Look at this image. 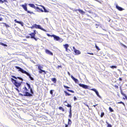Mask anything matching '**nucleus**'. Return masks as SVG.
Masks as SVG:
<instances>
[{"label": "nucleus", "mask_w": 127, "mask_h": 127, "mask_svg": "<svg viewBox=\"0 0 127 127\" xmlns=\"http://www.w3.org/2000/svg\"><path fill=\"white\" fill-rule=\"evenodd\" d=\"M67 73H68V74L70 76V73L69 72H67Z\"/></svg>", "instance_id": "nucleus-51"}, {"label": "nucleus", "mask_w": 127, "mask_h": 127, "mask_svg": "<svg viewBox=\"0 0 127 127\" xmlns=\"http://www.w3.org/2000/svg\"><path fill=\"white\" fill-rule=\"evenodd\" d=\"M64 88H69V87L65 86H64Z\"/></svg>", "instance_id": "nucleus-42"}, {"label": "nucleus", "mask_w": 127, "mask_h": 127, "mask_svg": "<svg viewBox=\"0 0 127 127\" xmlns=\"http://www.w3.org/2000/svg\"><path fill=\"white\" fill-rule=\"evenodd\" d=\"M27 4L25 3L24 4H22L20 6H22L25 11H27Z\"/></svg>", "instance_id": "nucleus-7"}, {"label": "nucleus", "mask_w": 127, "mask_h": 127, "mask_svg": "<svg viewBox=\"0 0 127 127\" xmlns=\"http://www.w3.org/2000/svg\"><path fill=\"white\" fill-rule=\"evenodd\" d=\"M78 10L79 11V12L81 13V14H83L84 13V12L82 10L78 9Z\"/></svg>", "instance_id": "nucleus-25"}, {"label": "nucleus", "mask_w": 127, "mask_h": 127, "mask_svg": "<svg viewBox=\"0 0 127 127\" xmlns=\"http://www.w3.org/2000/svg\"><path fill=\"white\" fill-rule=\"evenodd\" d=\"M63 108L62 107H59V109H60V110H62V109Z\"/></svg>", "instance_id": "nucleus-43"}, {"label": "nucleus", "mask_w": 127, "mask_h": 127, "mask_svg": "<svg viewBox=\"0 0 127 127\" xmlns=\"http://www.w3.org/2000/svg\"><path fill=\"white\" fill-rule=\"evenodd\" d=\"M33 80V78L32 77V80Z\"/></svg>", "instance_id": "nucleus-63"}, {"label": "nucleus", "mask_w": 127, "mask_h": 127, "mask_svg": "<svg viewBox=\"0 0 127 127\" xmlns=\"http://www.w3.org/2000/svg\"><path fill=\"white\" fill-rule=\"evenodd\" d=\"M22 91L24 93V95L25 96H30L31 95V94L27 92L28 90L26 87H25L24 88H23V89Z\"/></svg>", "instance_id": "nucleus-2"}, {"label": "nucleus", "mask_w": 127, "mask_h": 127, "mask_svg": "<svg viewBox=\"0 0 127 127\" xmlns=\"http://www.w3.org/2000/svg\"><path fill=\"white\" fill-rule=\"evenodd\" d=\"M65 105L66 106H67L68 107H70V108H71V106L70 104H68H68H67H67H65Z\"/></svg>", "instance_id": "nucleus-27"}, {"label": "nucleus", "mask_w": 127, "mask_h": 127, "mask_svg": "<svg viewBox=\"0 0 127 127\" xmlns=\"http://www.w3.org/2000/svg\"><path fill=\"white\" fill-rule=\"evenodd\" d=\"M32 94H33V92L32 91Z\"/></svg>", "instance_id": "nucleus-64"}, {"label": "nucleus", "mask_w": 127, "mask_h": 127, "mask_svg": "<svg viewBox=\"0 0 127 127\" xmlns=\"http://www.w3.org/2000/svg\"><path fill=\"white\" fill-rule=\"evenodd\" d=\"M62 110L63 111H64V109L63 108L62 109Z\"/></svg>", "instance_id": "nucleus-58"}, {"label": "nucleus", "mask_w": 127, "mask_h": 127, "mask_svg": "<svg viewBox=\"0 0 127 127\" xmlns=\"http://www.w3.org/2000/svg\"><path fill=\"white\" fill-rule=\"evenodd\" d=\"M28 114L30 115L31 116H32V113H31V112H28Z\"/></svg>", "instance_id": "nucleus-39"}, {"label": "nucleus", "mask_w": 127, "mask_h": 127, "mask_svg": "<svg viewBox=\"0 0 127 127\" xmlns=\"http://www.w3.org/2000/svg\"><path fill=\"white\" fill-rule=\"evenodd\" d=\"M11 79L12 82L13 83V84L15 83V82H16L17 81V80L14 79L13 78H11Z\"/></svg>", "instance_id": "nucleus-26"}, {"label": "nucleus", "mask_w": 127, "mask_h": 127, "mask_svg": "<svg viewBox=\"0 0 127 127\" xmlns=\"http://www.w3.org/2000/svg\"><path fill=\"white\" fill-rule=\"evenodd\" d=\"M32 8H34L35 9H38L40 10L41 12H43V10L42 9H39V8L38 7H35L34 5L32 4Z\"/></svg>", "instance_id": "nucleus-10"}, {"label": "nucleus", "mask_w": 127, "mask_h": 127, "mask_svg": "<svg viewBox=\"0 0 127 127\" xmlns=\"http://www.w3.org/2000/svg\"><path fill=\"white\" fill-rule=\"evenodd\" d=\"M4 0V1H5V2H7V0Z\"/></svg>", "instance_id": "nucleus-57"}, {"label": "nucleus", "mask_w": 127, "mask_h": 127, "mask_svg": "<svg viewBox=\"0 0 127 127\" xmlns=\"http://www.w3.org/2000/svg\"><path fill=\"white\" fill-rule=\"evenodd\" d=\"M121 94L123 95H124L126 98L127 99V96L126 95L124 94L123 93L121 92Z\"/></svg>", "instance_id": "nucleus-37"}, {"label": "nucleus", "mask_w": 127, "mask_h": 127, "mask_svg": "<svg viewBox=\"0 0 127 127\" xmlns=\"http://www.w3.org/2000/svg\"><path fill=\"white\" fill-rule=\"evenodd\" d=\"M16 90L18 92H19V90L18 89H17V88H15Z\"/></svg>", "instance_id": "nucleus-40"}, {"label": "nucleus", "mask_w": 127, "mask_h": 127, "mask_svg": "<svg viewBox=\"0 0 127 127\" xmlns=\"http://www.w3.org/2000/svg\"><path fill=\"white\" fill-rule=\"evenodd\" d=\"M88 54H90V55H93L94 54L93 53H88Z\"/></svg>", "instance_id": "nucleus-46"}, {"label": "nucleus", "mask_w": 127, "mask_h": 127, "mask_svg": "<svg viewBox=\"0 0 127 127\" xmlns=\"http://www.w3.org/2000/svg\"><path fill=\"white\" fill-rule=\"evenodd\" d=\"M14 21L15 22H16L17 23H18L20 24H21V25L22 26H23V25L24 23L23 22H22L21 21H17L16 19H15L14 20Z\"/></svg>", "instance_id": "nucleus-12"}, {"label": "nucleus", "mask_w": 127, "mask_h": 127, "mask_svg": "<svg viewBox=\"0 0 127 127\" xmlns=\"http://www.w3.org/2000/svg\"><path fill=\"white\" fill-rule=\"evenodd\" d=\"M47 35L49 36L53 37V36H52V35H50L48 33H47Z\"/></svg>", "instance_id": "nucleus-38"}, {"label": "nucleus", "mask_w": 127, "mask_h": 127, "mask_svg": "<svg viewBox=\"0 0 127 127\" xmlns=\"http://www.w3.org/2000/svg\"><path fill=\"white\" fill-rule=\"evenodd\" d=\"M38 69L39 70H42V69L43 68V67L40 65H38Z\"/></svg>", "instance_id": "nucleus-22"}, {"label": "nucleus", "mask_w": 127, "mask_h": 127, "mask_svg": "<svg viewBox=\"0 0 127 127\" xmlns=\"http://www.w3.org/2000/svg\"><path fill=\"white\" fill-rule=\"evenodd\" d=\"M29 5L31 7H32V4H29Z\"/></svg>", "instance_id": "nucleus-48"}, {"label": "nucleus", "mask_w": 127, "mask_h": 127, "mask_svg": "<svg viewBox=\"0 0 127 127\" xmlns=\"http://www.w3.org/2000/svg\"><path fill=\"white\" fill-rule=\"evenodd\" d=\"M22 81L21 82H18L16 81L13 84L16 87L18 88L21 86Z\"/></svg>", "instance_id": "nucleus-4"}, {"label": "nucleus", "mask_w": 127, "mask_h": 127, "mask_svg": "<svg viewBox=\"0 0 127 127\" xmlns=\"http://www.w3.org/2000/svg\"><path fill=\"white\" fill-rule=\"evenodd\" d=\"M41 6L43 7L45 12H49V11L47 10H46L44 6Z\"/></svg>", "instance_id": "nucleus-21"}, {"label": "nucleus", "mask_w": 127, "mask_h": 127, "mask_svg": "<svg viewBox=\"0 0 127 127\" xmlns=\"http://www.w3.org/2000/svg\"><path fill=\"white\" fill-rule=\"evenodd\" d=\"M72 122L71 120L69 119H68V125H70L71 124Z\"/></svg>", "instance_id": "nucleus-24"}, {"label": "nucleus", "mask_w": 127, "mask_h": 127, "mask_svg": "<svg viewBox=\"0 0 127 127\" xmlns=\"http://www.w3.org/2000/svg\"><path fill=\"white\" fill-rule=\"evenodd\" d=\"M63 46H64V47L65 48L66 51H67V48L69 46V45L67 44H66L65 45H63Z\"/></svg>", "instance_id": "nucleus-18"}, {"label": "nucleus", "mask_w": 127, "mask_h": 127, "mask_svg": "<svg viewBox=\"0 0 127 127\" xmlns=\"http://www.w3.org/2000/svg\"><path fill=\"white\" fill-rule=\"evenodd\" d=\"M110 67L112 68H117V66H114V65H112V66H110Z\"/></svg>", "instance_id": "nucleus-29"}, {"label": "nucleus", "mask_w": 127, "mask_h": 127, "mask_svg": "<svg viewBox=\"0 0 127 127\" xmlns=\"http://www.w3.org/2000/svg\"><path fill=\"white\" fill-rule=\"evenodd\" d=\"M27 11V12L28 13H31V14L32 12H31L30 11Z\"/></svg>", "instance_id": "nucleus-44"}, {"label": "nucleus", "mask_w": 127, "mask_h": 127, "mask_svg": "<svg viewBox=\"0 0 127 127\" xmlns=\"http://www.w3.org/2000/svg\"><path fill=\"white\" fill-rule=\"evenodd\" d=\"M68 127V125H66L65 127Z\"/></svg>", "instance_id": "nucleus-53"}, {"label": "nucleus", "mask_w": 127, "mask_h": 127, "mask_svg": "<svg viewBox=\"0 0 127 127\" xmlns=\"http://www.w3.org/2000/svg\"><path fill=\"white\" fill-rule=\"evenodd\" d=\"M74 51L75 52V53L76 54H77V55L79 54H81L80 52L78 50H74Z\"/></svg>", "instance_id": "nucleus-16"}, {"label": "nucleus", "mask_w": 127, "mask_h": 127, "mask_svg": "<svg viewBox=\"0 0 127 127\" xmlns=\"http://www.w3.org/2000/svg\"><path fill=\"white\" fill-rule=\"evenodd\" d=\"M70 92H72V93H74V91H73L72 90H70Z\"/></svg>", "instance_id": "nucleus-49"}, {"label": "nucleus", "mask_w": 127, "mask_h": 127, "mask_svg": "<svg viewBox=\"0 0 127 127\" xmlns=\"http://www.w3.org/2000/svg\"><path fill=\"white\" fill-rule=\"evenodd\" d=\"M46 53L49 55H51L52 56L53 55V53H52L50 51L48 50H45Z\"/></svg>", "instance_id": "nucleus-11"}, {"label": "nucleus", "mask_w": 127, "mask_h": 127, "mask_svg": "<svg viewBox=\"0 0 127 127\" xmlns=\"http://www.w3.org/2000/svg\"><path fill=\"white\" fill-rule=\"evenodd\" d=\"M123 46H124L125 47H126V46L125 45L123 44Z\"/></svg>", "instance_id": "nucleus-60"}, {"label": "nucleus", "mask_w": 127, "mask_h": 127, "mask_svg": "<svg viewBox=\"0 0 127 127\" xmlns=\"http://www.w3.org/2000/svg\"><path fill=\"white\" fill-rule=\"evenodd\" d=\"M26 84L28 86V89H29L30 88V90L31 91V93H32V89L31 88H30V84H29L28 83H26Z\"/></svg>", "instance_id": "nucleus-19"}, {"label": "nucleus", "mask_w": 127, "mask_h": 127, "mask_svg": "<svg viewBox=\"0 0 127 127\" xmlns=\"http://www.w3.org/2000/svg\"><path fill=\"white\" fill-rule=\"evenodd\" d=\"M2 18H0V21H2Z\"/></svg>", "instance_id": "nucleus-56"}, {"label": "nucleus", "mask_w": 127, "mask_h": 127, "mask_svg": "<svg viewBox=\"0 0 127 127\" xmlns=\"http://www.w3.org/2000/svg\"><path fill=\"white\" fill-rule=\"evenodd\" d=\"M118 70L119 71H120V69H118Z\"/></svg>", "instance_id": "nucleus-62"}, {"label": "nucleus", "mask_w": 127, "mask_h": 127, "mask_svg": "<svg viewBox=\"0 0 127 127\" xmlns=\"http://www.w3.org/2000/svg\"><path fill=\"white\" fill-rule=\"evenodd\" d=\"M64 93H65L66 95H71L67 93L66 91H64Z\"/></svg>", "instance_id": "nucleus-32"}, {"label": "nucleus", "mask_w": 127, "mask_h": 127, "mask_svg": "<svg viewBox=\"0 0 127 127\" xmlns=\"http://www.w3.org/2000/svg\"><path fill=\"white\" fill-rule=\"evenodd\" d=\"M120 81H122V79L121 78H119V80Z\"/></svg>", "instance_id": "nucleus-50"}, {"label": "nucleus", "mask_w": 127, "mask_h": 127, "mask_svg": "<svg viewBox=\"0 0 127 127\" xmlns=\"http://www.w3.org/2000/svg\"><path fill=\"white\" fill-rule=\"evenodd\" d=\"M53 91H54V90H51L50 91V93L52 95V94H53Z\"/></svg>", "instance_id": "nucleus-34"}, {"label": "nucleus", "mask_w": 127, "mask_h": 127, "mask_svg": "<svg viewBox=\"0 0 127 127\" xmlns=\"http://www.w3.org/2000/svg\"><path fill=\"white\" fill-rule=\"evenodd\" d=\"M72 116V112H71V108L70 109V110L69 111V117L70 118H71Z\"/></svg>", "instance_id": "nucleus-20"}, {"label": "nucleus", "mask_w": 127, "mask_h": 127, "mask_svg": "<svg viewBox=\"0 0 127 127\" xmlns=\"http://www.w3.org/2000/svg\"><path fill=\"white\" fill-rule=\"evenodd\" d=\"M95 47L98 50H100V49L96 45V44H95Z\"/></svg>", "instance_id": "nucleus-35"}, {"label": "nucleus", "mask_w": 127, "mask_h": 127, "mask_svg": "<svg viewBox=\"0 0 127 127\" xmlns=\"http://www.w3.org/2000/svg\"><path fill=\"white\" fill-rule=\"evenodd\" d=\"M104 115V113L103 112H102L101 113V117H102Z\"/></svg>", "instance_id": "nucleus-36"}, {"label": "nucleus", "mask_w": 127, "mask_h": 127, "mask_svg": "<svg viewBox=\"0 0 127 127\" xmlns=\"http://www.w3.org/2000/svg\"><path fill=\"white\" fill-rule=\"evenodd\" d=\"M12 77L16 79H17V78H18L19 79L21 80L22 81H23V79L22 78L19 77H16L14 76H12Z\"/></svg>", "instance_id": "nucleus-14"}, {"label": "nucleus", "mask_w": 127, "mask_h": 127, "mask_svg": "<svg viewBox=\"0 0 127 127\" xmlns=\"http://www.w3.org/2000/svg\"><path fill=\"white\" fill-rule=\"evenodd\" d=\"M30 35H31V38H32V33H31L30 34Z\"/></svg>", "instance_id": "nucleus-55"}, {"label": "nucleus", "mask_w": 127, "mask_h": 127, "mask_svg": "<svg viewBox=\"0 0 127 127\" xmlns=\"http://www.w3.org/2000/svg\"><path fill=\"white\" fill-rule=\"evenodd\" d=\"M51 80L53 81L54 82V83H56V81H57V80H56V78H52Z\"/></svg>", "instance_id": "nucleus-23"}, {"label": "nucleus", "mask_w": 127, "mask_h": 127, "mask_svg": "<svg viewBox=\"0 0 127 127\" xmlns=\"http://www.w3.org/2000/svg\"><path fill=\"white\" fill-rule=\"evenodd\" d=\"M64 103H67V101H65L64 102Z\"/></svg>", "instance_id": "nucleus-61"}, {"label": "nucleus", "mask_w": 127, "mask_h": 127, "mask_svg": "<svg viewBox=\"0 0 127 127\" xmlns=\"http://www.w3.org/2000/svg\"><path fill=\"white\" fill-rule=\"evenodd\" d=\"M67 90L68 91H69V92H70V90H68V89Z\"/></svg>", "instance_id": "nucleus-59"}, {"label": "nucleus", "mask_w": 127, "mask_h": 127, "mask_svg": "<svg viewBox=\"0 0 127 127\" xmlns=\"http://www.w3.org/2000/svg\"><path fill=\"white\" fill-rule=\"evenodd\" d=\"M79 85L80 87H82L84 89H87L88 88V86L87 85L81 84H79Z\"/></svg>", "instance_id": "nucleus-8"}, {"label": "nucleus", "mask_w": 127, "mask_h": 127, "mask_svg": "<svg viewBox=\"0 0 127 127\" xmlns=\"http://www.w3.org/2000/svg\"><path fill=\"white\" fill-rule=\"evenodd\" d=\"M36 28L39 29H40L45 32H46V30L43 29V28H42L41 26L39 25H37L36 24H34L32 26V28Z\"/></svg>", "instance_id": "nucleus-3"}, {"label": "nucleus", "mask_w": 127, "mask_h": 127, "mask_svg": "<svg viewBox=\"0 0 127 127\" xmlns=\"http://www.w3.org/2000/svg\"><path fill=\"white\" fill-rule=\"evenodd\" d=\"M74 100H75L77 99V98L75 97H74Z\"/></svg>", "instance_id": "nucleus-45"}, {"label": "nucleus", "mask_w": 127, "mask_h": 127, "mask_svg": "<svg viewBox=\"0 0 127 127\" xmlns=\"http://www.w3.org/2000/svg\"><path fill=\"white\" fill-rule=\"evenodd\" d=\"M61 67V66H60V65H58V66L57 67V68H59L60 67Z\"/></svg>", "instance_id": "nucleus-47"}, {"label": "nucleus", "mask_w": 127, "mask_h": 127, "mask_svg": "<svg viewBox=\"0 0 127 127\" xmlns=\"http://www.w3.org/2000/svg\"><path fill=\"white\" fill-rule=\"evenodd\" d=\"M2 23L3 24L5 25V26L6 27H9V25H8L6 24V23Z\"/></svg>", "instance_id": "nucleus-30"}, {"label": "nucleus", "mask_w": 127, "mask_h": 127, "mask_svg": "<svg viewBox=\"0 0 127 127\" xmlns=\"http://www.w3.org/2000/svg\"><path fill=\"white\" fill-rule=\"evenodd\" d=\"M117 103L118 104H122L124 105H125L124 103L122 101H121L120 102H118Z\"/></svg>", "instance_id": "nucleus-33"}, {"label": "nucleus", "mask_w": 127, "mask_h": 127, "mask_svg": "<svg viewBox=\"0 0 127 127\" xmlns=\"http://www.w3.org/2000/svg\"><path fill=\"white\" fill-rule=\"evenodd\" d=\"M97 105V104H96V105H93V106L94 107H95L96 106V105Z\"/></svg>", "instance_id": "nucleus-52"}, {"label": "nucleus", "mask_w": 127, "mask_h": 127, "mask_svg": "<svg viewBox=\"0 0 127 127\" xmlns=\"http://www.w3.org/2000/svg\"><path fill=\"white\" fill-rule=\"evenodd\" d=\"M116 8L118 9L120 11H122L123 10V9L122 7L119 6L117 5H116Z\"/></svg>", "instance_id": "nucleus-17"}, {"label": "nucleus", "mask_w": 127, "mask_h": 127, "mask_svg": "<svg viewBox=\"0 0 127 127\" xmlns=\"http://www.w3.org/2000/svg\"><path fill=\"white\" fill-rule=\"evenodd\" d=\"M106 124L108 125L107 127H112V126L110 124H109L107 121L106 122Z\"/></svg>", "instance_id": "nucleus-28"}, {"label": "nucleus", "mask_w": 127, "mask_h": 127, "mask_svg": "<svg viewBox=\"0 0 127 127\" xmlns=\"http://www.w3.org/2000/svg\"><path fill=\"white\" fill-rule=\"evenodd\" d=\"M36 31L34 30V32H32V38H33L36 41L39 38H35V34H36Z\"/></svg>", "instance_id": "nucleus-6"}, {"label": "nucleus", "mask_w": 127, "mask_h": 127, "mask_svg": "<svg viewBox=\"0 0 127 127\" xmlns=\"http://www.w3.org/2000/svg\"><path fill=\"white\" fill-rule=\"evenodd\" d=\"M109 110L111 112H113L114 111L113 110L111 107H109Z\"/></svg>", "instance_id": "nucleus-31"}, {"label": "nucleus", "mask_w": 127, "mask_h": 127, "mask_svg": "<svg viewBox=\"0 0 127 127\" xmlns=\"http://www.w3.org/2000/svg\"><path fill=\"white\" fill-rule=\"evenodd\" d=\"M15 67L17 69H18L19 71H20L22 73L25 74H26L27 76H29V78H30L31 80H32V77L31 76V75L29 73L18 66H15Z\"/></svg>", "instance_id": "nucleus-1"}, {"label": "nucleus", "mask_w": 127, "mask_h": 127, "mask_svg": "<svg viewBox=\"0 0 127 127\" xmlns=\"http://www.w3.org/2000/svg\"><path fill=\"white\" fill-rule=\"evenodd\" d=\"M91 90L94 91L95 92L96 94L97 95V96H98L99 98H101V96L99 95V94L98 92L96 90V89H91Z\"/></svg>", "instance_id": "nucleus-5"}, {"label": "nucleus", "mask_w": 127, "mask_h": 127, "mask_svg": "<svg viewBox=\"0 0 127 127\" xmlns=\"http://www.w3.org/2000/svg\"><path fill=\"white\" fill-rule=\"evenodd\" d=\"M39 73H42L43 74H45L46 73L45 71L42 70V69L39 70Z\"/></svg>", "instance_id": "nucleus-15"}, {"label": "nucleus", "mask_w": 127, "mask_h": 127, "mask_svg": "<svg viewBox=\"0 0 127 127\" xmlns=\"http://www.w3.org/2000/svg\"><path fill=\"white\" fill-rule=\"evenodd\" d=\"M52 36L54 37V39L58 41L60 39V38L59 36L54 35H52Z\"/></svg>", "instance_id": "nucleus-9"}, {"label": "nucleus", "mask_w": 127, "mask_h": 127, "mask_svg": "<svg viewBox=\"0 0 127 127\" xmlns=\"http://www.w3.org/2000/svg\"><path fill=\"white\" fill-rule=\"evenodd\" d=\"M71 78L75 81L76 83H77L79 82V81L76 79L72 75H71Z\"/></svg>", "instance_id": "nucleus-13"}, {"label": "nucleus", "mask_w": 127, "mask_h": 127, "mask_svg": "<svg viewBox=\"0 0 127 127\" xmlns=\"http://www.w3.org/2000/svg\"><path fill=\"white\" fill-rule=\"evenodd\" d=\"M73 49H74V50H76L75 48L74 47H73Z\"/></svg>", "instance_id": "nucleus-54"}, {"label": "nucleus", "mask_w": 127, "mask_h": 127, "mask_svg": "<svg viewBox=\"0 0 127 127\" xmlns=\"http://www.w3.org/2000/svg\"><path fill=\"white\" fill-rule=\"evenodd\" d=\"M0 3H3V1L2 0H0Z\"/></svg>", "instance_id": "nucleus-41"}]
</instances>
